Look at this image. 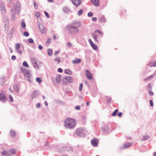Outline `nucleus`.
<instances>
[{"label": "nucleus", "instance_id": "obj_1", "mask_svg": "<svg viewBox=\"0 0 156 156\" xmlns=\"http://www.w3.org/2000/svg\"><path fill=\"white\" fill-rule=\"evenodd\" d=\"M76 123V119L70 118H67L65 121L64 126L66 128L71 129L75 126Z\"/></svg>", "mask_w": 156, "mask_h": 156}, {"label": "nucleus", "instance_id": "obj_2", "mask_svg": "<svg viewBox=\"0 0 156 156\" xmlns=\"http://www.w3.org/2000/svg\"><path fill=\"white\" fill-rule=\"evenodd\" d=\"M81 25L80 22L75 21L73 22L71 25L68 27L70 33H76L78 31V28L80 27Z\"/></svg>", "mask_w": 156, "mask_h": 156}, {"label": "nucleus", "instance_id": "obj_3", "mask_svg": "<svg viewBox=\"0 0 156 156\" xmlns=\"http://www.w3.org/2000/svg\"><path fill=\"white\" fill-rule=\"evenodd\" d=\"M103 33L100 31L95 30L92 34V37L96 42H99L98 40L103 37Z\"/></svg>", "mask_w": 156, "mask_h": 156}, {"label": "nucleus", "instance_id": "obj_4", "mask_svg": "<svg viewBox=\"0 0 156 156\" xmlns=\"http://www.w3.org/2000/svg\"><path fill=\"white\" fill-rule=\"evenodd\" d=\"M31 60L35 68L38 69V65L41 64V62L34 58H31Z\"/></svg>", "mask_w": 156, "mask_h": 156}, {"label": "nucleus", "instance_id": "obj_5", "mask_svg": "<svg viewBox=\"0 0 156 156\" xmlns=\"http://www.w3.org/2000/svg\"><path fill=\"white\" fill-rule=\"evenodd\" d=\"M84 129L83 128H79L76 130L77 134L80 136H83L84 134Z\"/></svg>", "mask_w": 156, "mask_h": 156}, {"label": "nucleus", "instance_id": "obj_6", "mask_svg": "<svg viewBox=\"0 0 156 156\" xmlns=\"http://www.w3.org/2000/svg\"><path fill=\"white\" fill-rule=\"evenodd\" d=\"M86 75L87 78L90 80H92L93 79L92 76V73L88 70H86Z\"/></svg>", "mask_w": 156, "mask_h": 156}, {"label": "nucleus", "instance_id": "obj_7", "mask_svg": "<svg viewBox=\"0 0 156 156\" xmlns=\"http://www.w3.org/2000/svg\"><path fill=\"white\" fill-rule=\"evenodd\" d=\"M39 28L40 31L42 33L46 34L47 33L46 30L42 24H39Z\"/></svg>", "mask_w": 156, "mask_h": 156}, {"label": "nucleus", "instance_id": "obj_8", "mask_svg": "<svg viewBox=\"0 0 156 156\" xmlns=\"http://www.w3.org/2000/svg\"><path fill=\"white\" fill-rule=\"evenodd\" d=\"M88 41L90 44L91 47L94 50H97L98 49V47L92 41L91 39H89L88 40Z\"/></svg>", "mask_w": 156, "mask_h": 156}, {"label": "nucleus", "instance_id": "obj_9", "mask_svg": "<svg viewBox=\"0 0 156 156\" xmlns=\"http://www.w3.org/2000/svg\"><path fill=\"white\" fill-rule=\"evenodd\" d=\"M91 143L93 146L96 147L98 145V140L97 139H94L91 140Z\"/></svg>", "mask_w": 156, "mask_h": 156}, {"label": "nucleus", "instance_id": "obj_10", "mask_svg": "<svg viewBox=\"0 0 156 156\" xmlns=\"http://www.w3.org/2000/svg\"><path fill=\"white\" fill-rule=\"evenodd\" d=\"M73 3L76 6H77L80 5L81 3V0H71Z\"/></svg>", "mask_w": 156, "mask_h": 156}, {"label": "nucleus", "instance_id": "obj_11", "mask_svg": "<svg viewBox=\"0 0 156 156\" xmlns=\"http://www.w3.org/2000/svg\"><path fill=\"white\" fill-rule=\"evenodd\" d=\"M55 80L57 83H59L62 80V76L60 74L57 75L56 76Z\"/></svg>", "mask_w": 156, "mask_h": 156}, {"label": "nucleus", "instance_id": "obj_12", "mask_svg": "<svg viewBox=\"0 0 156 156\" xmlns=\"http://www.w3.org/2000/svg\"><path fill=\"white\" fill-rule=\"evenodd\" d=\"M92 4L96 6H98L99 4V0H91Z\"/></svg>", "mask_w": 156, "mask_h": 156}, {"label": "nucleus", "instance_id": "obj_13", "mask_svg": "<svg viewBox=\"0 0 156 156\" xmlns=\"http://www.w3.org/2000/svg\"><path fill=\"white\" fill-rule=\"evenodd\" d=\"M132 145V143H128L124 144L123 146L122 147V149H125L129 147Z\"/></svg>", "mask_w": 156, "mask_h": 156}, {"label": "nucleus", "instance_id": "obj_14", "mask_svg": "<svg viewBox=\"0 0 156 156\" xmlns=\"http://www.w3.org/2000/svg\"><path fill=\"white\" fill-rule=\"evenodd\" d=\"M0 99L2 101H6L7 99L6 98L2 93L0 94Z\"/></svg>", "mask_w": 156, "mask_h": 156}, {"label": "nucleus", "instance_id": "obj_15", "mask_svg": "<svg viewBox=\"0 0 156 156\" xmlns=\"http://www.w3.org/2000/svg\"><path fill=\"white\" fill-rule=\"evenodd\" d=\"M81 59L80 58H76L73 60L72 61L73 63L75 64L77 63H79L81 62Z\"/></svg>", "mask_w": 156, "mask_h": 156}, {"label": "nucleus", "instance_id": "obj_16", "mask_svg": "<svg viewBox=\"0 0 156 156\" xmlns=\"http://www.w3.org/2000/svg\"><path fill=\"white\" fill-rule=\"evenodd\" d=\"M55 63L56 64H58L61 62V59L60 57H57L54 59Z\"/></svg>", "mask_w": 156, "mask_h": 156}, {"label": "nucleus", "instance_id": "obj_17", "mask_svg": "<svg viewBox=\"0 0 156 156\" xmlns=\"http://www.w3.org/2000/svg\"><path fill=\"white\" fill-rule=\"evenodd\" d=\"M2 153L3 155H5L6 156H10L11 155V154L9 153V152L6 151L2 152Z\"/></svg>", "mask_w": 156, "mask_h": 156}, {"label": "nucleus", "instance_id": "obj_18", "mask_svg": "<svg viewBox=\"0 0 156 156\" xmlns=\"http://www.w3.org/2000/svg\"><path fill=\"white\" fill-rule=\"evenodd\" d=\"M66 79H67V81L68 83H71L73 82V79L69 76H66Z\"/></svg>", "mask_w": 156, "mask_h": 156}, {"label": "nucleus", "instance_id": "obj_19", "mask_svg": "<svg viewBox=\"0 0 156 156\" xmlns=\"http://www.w3.org/2000/svg\"><path fill=\"white\" fill-rule=\"evenodd\" d=\"M13 88L14 90L16 92H18L19 91V89L18 87V85L17 84H15L13 85Z\"/></svg>", "mask_w": 156, "mask_h": 156}, {"label": "nucleus", "instance_id": "obj_20", "mask_svg": "<svg viewBox=\"0 0 156 156\" xmlns=\"http://www.w3.org/2000/svg\"><path fill=\"white\" fill-rule=\"evenodd\" d=\"M37 95V91H34L31 95V97L32 99H34L35 98Z\"/></svg>", "mask_w": 156, "mask_h": 156}, {"label": "nucleus", "instance_id": "obj_21", "mask_svg": "<svg viewBox=\"0 0 156 156\" xmlns=\"http://www.w3.org/2000/svg\"><path fill=\"white\" fill-rule=\"evenodd\" d=\"M65 73L67 74L71 75L72 73V72L69 69H66L65 70Z\"/></svg>", "mask_w": 156, "mask_h": 156}, {"label": "nucleus", "instance_id": "obj_22", "mask_svg": "<svg viewBox=\"0 0 156 156\" xmlns=\"http://www.w3.org/2000/svg\"><path fill=\"white\" fill-rule=\"evenodd\" d=\"M51 39L49 37L47 40L46 42V46L49 45V44L51 42Z\"/></svg>", "mask_w": 156, "mask_h": 156}, {"label": "nucleus", "instance_id": "obj_23", "mask_svg": "<svg viewBox=\"0 0 156 156\" xmlns=\"http://www.w3.org/2000/svg\"><path fill=\"white\" fill-rule=\"evenodd\" d=\"M48 54L49 56H51L52 54V51L51 49H49L48 50Z\"/></svg>", "mask_w": 156, "mask_h": 156}, {"label": "nucleus", "instance_id": "obj_24", "mask_svg": "<svg viewBox=\"0 0 156 156\" xmlns=\"http://www.w3.org/2000/svg\"><path fill=\"white\" fill-rule=\"evenodd\" d=\"M9 134L11 136H14L16 135V133L14 131L11 130Z\"/></svg>", "mask_w": 156, "mask_h": 156}, {"label": "nucleus", "instance_id": "obj_25", "mask_svg": "<svg viewBox=\"0 0 156 156\" xmlns=\"http://www.w3.org/2000/svg\"><path fill=\"white\" fill-rule=\"evenodd\" d=\"M100 20L101 22L105 23L106 21V20L104 17L100 18Z\"/></svg>", "mask_w": 156, "mask_h": 156}, {"label": "nucleus", "instance_id": "obj_26", "mask_svg": "<svg viewBox=\"0 0 156 156\" xmlns=\"http://www.w3.org/2000/svg\"><path fill=\"white\" fill-rule=\"evenodd\" d=\"M36 81L38 82L39 84H40L42 82V80L41 78L39 77H37L36 78Z\"/></svg>", "mask_w": 156, "mask_h": 156}, {"label": "nucleus", "instance_id": "obj_27", "mask_svg": "<svg viewBox=\"0 0 156 156\" xmlns=\"http://www.w3.org/2000/svg\"><path fill=\"white\" fill-rule=\"evenodd\" d=\"M21 71L24 73L25 75H26V73H27V70L25 68H23L22 67H21Z\"/></svg>", "mask_w": 156, "mask_h": 156}, {"label": "nucleus", "instance_id": "obj_28", "mask_svg": "<svg viewBox=\"0 0 156 156\" xmlns=\"http://www.w3.org/2000/svg\"><path fill=\"white\" fill-rule=\"evenodd\" d=\"M34 6L35 9H38V5L35 1L34 2Z\"/></svg>", "mask_w": 156, "mask_h": 156}, {"label": "nucleus", "instance_id": "obj_29", "mask_svg": "<svg viewBox=\"0 0 156 156\" xmlns=\"http://www.w3.org/2000/svg\"><path fill=\"white\" fill-rule=\"evenodd\" d=\"M9 152H10L11 154H15L16 153V151L15 149H11L9 151Z\"/></svg>", "mask_w": 156, "mask_h": 156}, {"label": "nucleus", "instance_id": "obj_30", "mask_svg": "<svg viewBox=\"0 0 156 156\" xmlns=\"http://www.w3.org/2000/svg\"><path fill=\"white\" fill-rule=\"evenodd\" d=\"M63 10L66 13H67L69 11V10L66 7H64L63 8Z\"/></svg>", "mask_w": 156, "mask_h": 156}, {"label": "nucleus", "instance_id": "obj_31", "mask_svg": "<svg viewBox=\"0 0 156 156\" xmlns=\"http://www.w3.org/2000/svg\"><path fill=\"white\" fill-rule=\"evenodd\" d=\"M83 12V10L81 9L79 10L78 12V13L79 15L80 16L82 14Z\"/></svg>", "mask_w": 156, "mask_h": 156}, {"label": "nucleus", "instance_id": "obj_32", "mask_svg": "<svg viewBox=\"0 0 156 156\" xmlns=\"http://www.w3.org/2000/svg\"><path fill=\"white\" fill-rule=\"evenodd\" d=\"M118 112V110L117 109L115 110L112 114V115L113 116H115L116 115Z\"/></svg>", "mask_w": 156, "mask_h": 156}, {"label": "nucleus", "instance_id": "obj_33", "mask_svg": "<svg viewBox=\"0 0 156 156\" xmlns=\"http://www.w3.org/2000/svg\"><path fill=\"white\" fill-rule=\"evenodd\" d=\"M15 48L16 49H18L20 47V45L19 43L16 44L15 45Z\"/></svg>", "mask_w": 156, "mask_h": 156}, {"label": "nucleus", "instance_id": "obj_34", "mask_svg": "<svg viewBox=\"0 0 156 156\" xmlns=\"http://www.w3.org/2000/svg\"><path fill=\"white\" fill-rule=\"evenodd\" d=\"M153 76V75H150V76H149L148 77H147V78L145 79V80H144L145 81H147V80H150V79L152 78Z\"/></svg>", "mask_w": 156, "mask_h": 156}, {"label": "nucleus", "instance_id": "obj_35", "mask_svg": "<svg viewBox=\"0 0 156 156\" xmlns=\"http://www.w3.org/2000/svg\"><path fill=\"white\" fill-rule=\"evenodd\" d=\"M83 87V84L82 83H81L80 84L79 87V90L80 91H81L82 90V89Z\"/></svg>", "mask_w": 156, "mask_h": 156}, {"label": "nucleus", "instance_id": "obj_36", "mask_svg": "<svg viewBox=\"0 0 156 156\" xmlns=\"http://www.w3.org/2000/svg\"><path fill=\"white\" fill-rule=\"evenodd\" d=\"M23 65L24 67H29V66L28 65L27 63L26 62H24L23 63Z\"/></svg>", "mask_w": 156, "mask_h": 156}, {"label": "nucleus", "instance_id": "obj_37", "mask_svg": "<svg viewBox=\"0 0 156 156\" xmlns=\"http://www.w3.org/2000/svg\"><path fill=\"white\" fill-rule=\"evenodd\" d=\"M35 16H36L37 18H38L40 16V12H37L35 14Z\"/></svg>", "mask_w": 156, "mask_h": 156}, {"label": "nucleus", "instance_id": "obj_38", "mask_svg": "<svg viewBox=\"0 0 156 156\" xmlns=\"http://www.w3.org/2000/svg\"><path fill=\"white\" fill-rule=\"evenodd\" d=\"M63 82L65 83H68L67 80L66 79V77L63 79Z\"/></svg>", "mask_w": 156, "mask_h": 156}, {"label": "nucleus", "instance_id": "obj_39", "mask_svg": "<svg viewBox=\"0 0 156 156\" xmlns=\"http://www.w3.org/2000/svg\"><path fill=\"white\" fill-rule=\"evenodd\" d=\"M26 24L24 22H22L21 23V27H22L24 28L25 27Z\"/></svg>", "mask_w": 156, "mask_h": 156}, {"label": "nucleus", "instance_id": "obj_40", "mask_svg": "<svg viewBox=\"0 0 156 156\" xmlns=\"http://www.w3.org/2000/svg\"><path fill=\"white\" fill-rule=\"evenodd\" d=\"M9 99L11 102H12L13 101V99L11 95H9Z\"/></svg>", "mask_w": 156, "mask_h": 156}, {"label": "nucleus", "instance_id": "obj_41", "mask_svg": "<svg viewBox=\"0 0 156 156\" xmlns=\"http://www.w3.org/2000/svg\"><path fill=\"white\" fill-rule=\"evenodd\" d=\"M23 35L26 37H27L29 35V34L27 32H25L23 33Z\"/></svg>", "mask_w": 156, "mask_h": 156}, {"label": "nucleus", "instance_id": "obj_42", "mask_svg": "<svg viewBox=\"0 0 156 156\" xmlns=\"http://www.w3.org/2000/svg\"><path fill=\"white\" fill-rule=\"evenodd\" d=\"M29 42L30 43H32L34 42L33 40L31 38H30L28 40Z\"/></svg>", "mask_w": 156, "mask_h": 156}, {"label": "nucleus", "instance_id": "obj_43", "mask_svg": "<svg viewBox=\"0 0 156 156\" xmlns=\"http://www.w3.org/2000/svg\"><path fill=\"white\" fill-rule=\"evenodd\" d=\"M44 13L47 18H49V16L48 13L46 11L44 12Z\"/></svg>", "mask_w": 156, "mask_h": 156}, {"label": "nucleus", "instance_id": "obj_44", "mask_svg": "<svg viewBox=\"0 0 156 156\" xmlns=\"http://www.w3.org/2000/svg\"><path fill=\"white\" fill-rule=\"evenodd\" d=\"M150 105L152 107L153 106V101L152 100H150Z\"/></svg>", "mask_w": 156, "mask_h": 156}, {"label": "nucleus", "instance_id": "obj_45", "mask_svg": "<svg viewBox=\"0 0 156 156\" xmlns=\"http://www.w3.org/2000/svg\"><path fill=\"white\" fill-rule=\"evenodd\" d=\"M67 46L69 47H70L72 46V44L69 42H68L67 43Z\"/></svg>", "mask_w": 156, "mask_h": 156}, {"label": "nucleus", "instance_id": "obj_46", "mask_svg": "<svg viewBox=\"0 0 156 156\" xmlns=\"http://www.w3.org/2000/svg\"><path fill=\"white\" fill-rule=\"evenodd\" d=\"M154 64H153V65H151V63H150L149 65L151 66H156V61L154 62Z\"/></svg>", "mask_w": 156, "mask_h": 156}, {"label": "nucleus", "instance_id": "obj_47", "mask_svg": "<svg viewBox=\"0 0 156 156\" xmlns=\"http://www.w3.org/2000/svg\"><path fill=\"white\" fill-rule=\"evenodd\" d=\"M93 15V13L91 12H89L88 14V16H91Z\"/></svg>", "mask_w": 156, "mask_h": 156}, {"label": "nucleus", "instance_id": "obj_48", "mask_svg": "<svg viewBox=\"0 0 156 156\" xmlns=\"http://www.w3.org/2000/svg\"><path fill=\"white\" fill-rule=\"evenodd\" d=\"M11 58L12 60H15L16 59V57L14 55H12V56Z\"/></svg>", "mask_w": 156, "mask_h": 156}, {"label": "nucleus", "instance_id": "obj_49", "mask_svg": "<svg viewBox=\"0 0 156 156\" xmlns=\"http://www.w3.org/2000/svg\"><path fill=\"white\" fill-rule=\"evenodd\" d=\"M58 71L60 73H62L63 71V70L62 69L59 68L58 69Z\"/></svg>", "mask_w": 156, "mask_h": 156}, {"label": "nucleus", "instance_id": "obj_50", "mask_svg": "<svg viewBox=\"0 0 156 156\" xmlns=\"http://www.w3.org/2000/svg\"><path fill=\"white\" fill-rule=\"evenodd\" d=\"M75 108L76 110H79L80 108V107L79 106H76Z\"/></svg>", "mask_w": 156, "mask_h": 156}, {"label": "nucleus", "instance_id": "obj_51", "mask_svg": "<svg viewBox=\"0 0 156 156\" xmlns=\"http://www.w3.org/2000/svg\"><path fill=\"white\" fill-rule=\"evenodd\" d=\"M97 18H96V17H93V18L92 19V20L93 21H96V20H97Z\"/></svg>", "mask_w": 156, "mask_h": 156}, {"label": "nucleus", "instance_id": "obj_52", "mask_svg": "<svg viewBox=\"0 0 156 156\" xmlns=\"http://www.w3.org/2000/svg\"><path fill=\"white\" fill-rule=\"evenodd\" d=\"M38 48L39 49L41 50L43 49V47L41 45H40L38 46Z\"/></svg>", "mask_w": 156, "mask_h": 156}, {"label": "nucleus", "instance_id": "obj_53", "mask_svg": "<svg viewBox=\"0 0 156 156\" xmlns=\"http://www.w3.org/2000/svg\"><path fill=\"white\" fill-rule=\"evenodd\" d=\"M149 94L151 96H152L154 94V93H153V92L152 91H150L149 92Z\"/></svg>", "mask_w": 156, "mask_h": 156}, {"label": "nucleus", "instance_id": "obj_54", "mask_svg": "<svg viewBox=\"0 0 156 156\" xmlns=\"http://www.w3.org/2000/svg\"><path fill=\"white\" fill-rule=\"evenodd\" d=\"M40 104L39 103H38L37 104L36 106L37 108H39L40 107Z\"/></svg>", "mask_w": 156, "mask_h": 156}, {"label": "nucleus", "instance_id": "obj_55", "mask_svg": "<svg viewBox=\"0 0 156 156\" xmlns=\"http://www.w3.org/2000/svg\"><path fill=\"white\" fill-rule=\"evenodd\" d=\"M59 52V51H55L54 54V55H56L58 54V53Z\"/></svg>", "mask_w": 156, "mask_h": 156}, {"label": "nucleus", "instance_id": "obj_56", "mask_svg": "<svg viewBox=\"0 0 156 156\" xmlns=\"http://www.w3.org/2000/svg\"><path fill=\"white\" fill-rule=\"evenodd\" d=\"M122 115V113L121 112H119L118 114V115L119 117H121Z\"/></svg>", "mask_w": 156, "mask_h": 156}, {"label": "nucleus", "instance_id": "obj_57", "mask_svg": "<svg viewBox=\"0 0 156 156\" xmlns=\"http://www.w3.org/2000/svg\"><path fill=\"white\" fill-rule=\"evenodd\" d=\"M9 90L10 93H12L13 92V91L11 89V88H9Z\"/></svg>", "mask_w": 156, "mask_h": 156}, {"label": "nucleus", "instance_id": "obj_58", "mask_svg": "<svg viewBox=\"0 0 156 156\" xmlns=\"http://www.w3.org/2000/svg\"><path fill=\"white\" fill-rule=\"evenodd\" d=\"M53 38L54 40L57 39V37L55 35L54 36Z\"/></svg>", "mask_w": 156, "mask_h": 156}, {"label": "nucleus", "instance_id": "obj_59", "mask_svg": "<svg viewBox=\"0 0 156 156\" xmlns=\"http://www.w3.org/2000/svg\"><path fill=\"white\" fill-rule=\"evenodd\" d=\"M149 138V136H146V138H144V140H146L148 138Z\"/></svg>", "mask_w": 156, "mask_h": 156}, {"label": "nucleus", "instance_id": "obj_60", "mask_svg": "<svg viewBox=\"0 0 156 156\" xmlns=\"http://www.w3.org/2000/svg\"><path fill=\"white\" fill-rule=\"evenodd\" d=\"M44 104L45 105L47 106L48 105V104L46 101H45Z\"/></svg>", "mask_w": 156, "mask_h": 156}, {"label": "nucleus", "instance_id": "obj_61", "mask_svg": "<svg viewBox=\"0 0 156 156\" xmlns=\"http://www.w3.org/2000/svg\"><path fill=\"white\" fill-rule=\"evenodd\" d=\"M18 52L20 54H21L22 53V51L21 50H19Z\"/></svg>", "mask_w": 156, "mask_h": 156}, {"label": "nucleus", "instance_id": "obj_62", "mask_svg": "<svg viewBox=\"0 0 156 156\" xmlns=\"http://www.w3.org/2000/svg\"><path fill=\"white\" fill-rule=\"evenodd\" d=\"M86 104H87V106H88L89 105V102H88V101H87L86 103Z\"/></svg>", "mask_w": 156, "mask_h": 156}, {"label": "nucleus", "instance_id": "obj_63", "mask_svg": "<svg viewBox=\"0 0 156 156\" xmlns=\"http://www.w3.org/2000/svg\"><path fill=\"white\" fill-rule=\"evenodd\" d=\"M48 1L50 2H52L53 0H48Z\"/></svg>", "mask_w": 156, "mask_h": 156}, {"label": "nucleus", "instance_id": "obj_64", "mask_svg": "<svg viewBox=\"0 0 156 156\" xmlns=\"http://www.w3.org/2000/svg\"><path fill=\"white\" fill-rule=\"evenodd\" d=\"M154 156H156V152H155L154 153Z\"/></svg>", "mask_w": 156, "mask_h": 156}]
</instances>
